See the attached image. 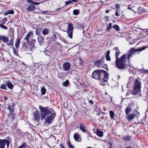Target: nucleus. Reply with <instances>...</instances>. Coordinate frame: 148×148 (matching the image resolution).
I'll use <instances>...</instances> for the list:
<instances>
[{"label": "nucleus", "mask_w": 148, "mask_h": 148, "mask_svg": "<svg viewBox=\"0 0 148 148\" xmlns=\"http://www.w3.org/2000/svg\"><path fill=\"white\" fill-rule=\"evenodd\" d=\"M42 120L45 119V123L47 125H49L53 121L56 114L53 110L48 107H43L41 106H39Z\"/></svg>", "instance_id": "1"}, {"label": "nucleus", "mask_w": 148, "mask_h": 148, "mask_svg": "<svg viewBox=\"0 0 148 148\" xmlns=\"http://www.w3.org/2000/svg\"><path fill=\"white\" fill-rule=\"evenodd\" d=\"M108 73L106 71L102 70H97L94 71L92 74V76L95 79L99 80L101 77L104 75L103 78V82H107L108 77Z\"/></svg>", "instance_id": "2"}, {"label": "nucleus", "mask_w": 148, "mask_h": 148, "mask_svg": "<svg viewBox=\"0 0 148 148\" xmlns=\"http://www.w3.org/2000/svg\"><path fill=\"white\" fill-rule=\"evenodd\" d=\"M27 42H25L23 44V48L28 54H30L32 52V49L35 48L34 44L36 42V40L32 39Z\"/></svg>", "instance_id": "3"}, {"label": "nucleus", "mask_w": 148, "mask_h": 148, "mask_svg": "<svg viewBox=\"0 0 148 148\" xmlns=\"http://www.w3.org/2000/svg\"><path fill=\"white\" fill-rule=\"evenodd\" d=\"M127 55H123L120 58L116 59V65L117 67L120 69H123L125 67Z\"/></svg>", "instance_id": "4"}, {"label": "nucleus", "mask_w": 148, "mask_h": 148, "mask_svg": "<svg viewBox=\"0 0 148 148\" xmlns=\"http://www.w3.org/2000/svg\"><path fill=\"white\" fill-rule=\"evenodd\" d=\"M141 82L140 81L136 79L134 83V89L132 92L133 95H140V89Z\"/></svg>", "instance_id": "5"}, {"label": "nucleus", "mask_w": 148, "mask_h": 148, "mask_svg": "<svg viewBox=\"0 0 148 148\" xmlns=\"http://www.w3.org/2000/svg\"><path fill=\"white\" fill-rule=\"evenodd\" d=\"M148 48V46H144L141 48H138L137 49H135L134 48H131L127 53L128 59H129L130 58L132 57L135 55V53L138 51H140Z\"/></svg>", "instance_id": "6"}, {"label": "nucleus", "mask_w": 148, "mask_h": 148, "mask_svg": "<svg viewBox=\"0 0 148 148\" xmlns=\"http://www.w3.org/2000/svg\"><path fill=\"white\" fill-rule=\"evenodd\" d=\"M68 23L67 32L69 37L70 38H72L73 30L74 27L73 24L71 23Z\"/></svg>", "instance_id": "7"}, {"label": "nucleus", "mask_w": 148, "mask_h": 148, "mask_svg": "<svg viewBox=\"0 0 148 148\" xmlns=\"http://www.w3.org/2000/svg\"><path fill=\"white\" fill-rule=\"evenodd\" d=\"M33 114L34 120L36 121L37 122L39 121L40 116L38 110H36L33 112Z\"/></svg>", "instance_id": "8"}, {"label": "nucleus", "mask_w": 148, "mask_h": 148, "mask_svg": "<svg viewBox=\"0 0 148 148\" xmlns=\"http://www.w3.org/2000/svg\"><path fill=\"white\" fill-rule=\"evenodd\" d=\"M104 61V56H103L102 57L101 59L95 62V64L98 67H100L103 66V63Z\"/></svg>", "instance_id": "9"}, {"label": "nucleus", "mask_w": 148, "mask_h": 148, "mask_svg": "<svg viewBox=\"0 0 148 148\" xmlns=\"http://www.w3.org/2000/svg\"><path fill=\"white\" fill-rule=\"evenodd\" d=\"M71 64L69 62H67L64 63L62 65L63 69L66 71L69 70L70 68Z\"/></svg>", "instance_id": "10"}, {"label": "nucleus", "mask_w": 148, "mask_h": 148, "mask_svg": "<svg viewBox=\"0 0 148 148\" xmlns=\"http://www.w3.org/2000/svg\"><path fill=\"white\" fill-rule=\"evenodd\" d=\"M38 40L40 46L42 45L44 42V38L39 35L38 37Z\"/></svg>", "instance_id": "11"}, {"label": "nucleus", "mask_w": 148, "mask_h": 148, "mask_svg": "<svg viewBox=\"0 0 148 148\" xmlns=\"http://www.w3.org/2000/svg\"><path fill=\"white\" fill-rule=\"evenodd\" d=\"M6 139H0V148H4L5 144Z\"/></svg>", "instance_id": "12"}, {"label": "nucleus", "mask_w": 148, "mask_h": 148, "mask_svg": "<svg viewBox=\"0 0 148 148\" xmlns=\"http://www.w3.org/2000/svg\"><path fill=\"white\" fill-rule=\"evenodd\" d=\"M35 6L32 4H30L29 6L27 8V10L28 11H31L35 9Z\"/></svg>", "instance_id": "13"}, {"label": "nucleus", "mask_w": 148, "mask_h": 148, "mask_svg": "<svg viewBox=\"0 0 148 148\" xmlns=\"http://www.w3.org/2000/svg\"><path fill=\"white\" fill-rule=\"evenodd\" d=\"M128 116L127 117V119L129 121H131L134 118H135L136 116V115L135 114H128Z\"/></svg>", "instance_id": "14"}, {"label": "nucleus", "mask_w": 148, "mask_h": 148, "mask_svg": "<svg viewBox=\"0 0 148 148\" xmlns=\"http://www.w3.org/2000/svg\"><path fill=\"white\" fill-rule=\"evenodd\" d=\"M1 40H3V41L4 43H7L9 41V38L6 36H2Z\"/></svg>", "instance_id": "15"}, {"label": "nucleus", "mask_w": 148, "mask_h": 148, "mask_svg": "<svg viewBox=\"0 0 148 148\" xmlns=\"http://www.w3.org/2000/svg\"><path fill=\"white\" fill-rule=\"evenodd\" d=\"M5 84L10 89H12L13 88V86L11 82L9 80L7 81H5Z\"/></svg>", "instance_id": "16"}, {"label": "nucleus", "mask_w": 148, "mask_h": 148, "mask_svg": "<svg viewBox=\"0 0 148 148\" xmlns=\"http://www.w3.org/2000/svg\"><path fill=\"white\" fill-rule=\"evenodd\" d=\"M33 33L31 32H29L27 34V36L24 39L25 40H26L27 41H28L29 38L32 36Z\"/></svg>", "instance_id": "17"}, {"label": "nucleus", "mask_w": 148, "mask_h": 148, "mask_svg": "<svg viewBox=\"0 0 148 148\" xmlns=\"http://www.w3.org/2000/svg\"><path fill=\"white\" fill-rule=\"evenodd\" d=\"M79 128L83 132L85 133L86 132L85 126L83 124L81 123L80 124Z\"/></svg>", "instance_id": "18"}, {"label": "nucleus", "mask_w": 148, "mask_h": 148, "mask_svg": "<svg viewBox=\"0 0 148 148\" xmlns=\"http://www.w3.org/2000/svg\"><path fill=\"white\" fill-rule=\"evenodd\" d=\"M110 51L108 50L106 53V59L108 61H110L111 60L110 58Z\"/></svg>", "instance_id": "19"}, {"label": "nucleus", "mask_w": 148, "mask_h": 148, "mask_svg": "<svg viewBox=\"0 0 148 148\" xmlns=\"http://www.w3.org/2000/svg\"><path fill=\"white\" fill-rule=\"evenodd\" d=\"M114 49H115V50L116 51V59H118V56L119 55L121 52L118 49L117 47H116V48H114Z\"/></svg>", "instance_id": "20"}, {"label": "nucleus", "mask_w": 148, "mask_h": 148, "mask_svg": "<svg viewBox=\"0 0 148 148\" xmlns=\"http://www.w3.org/2000/svg\"><path fill=\"white\" fill-rule=\"evenodd\" d=\"M97 135L100 137H102L103 135V132L99 130H97Z\"/></svg>", "instance_id": "21"}, {"label": "nucleus", "mask_w": 148, "mask_h": 148, "mask_svg": "<svg viewBox=\"0 0 148 148\" xmlns=\"http://www.w3.org/2000/svg\"><path fill=\"white\" fill-rule=\"evenodd\" d=\"M20 42V40L19 38H18L16 40V42L15 44V47L16 48H17L19 45Z\"/></svg>", "instance_id": "22"}, {"label": "nucleus", "mask_w": 148, "mask_h": 148, "mask_svg": "<svg viewBox=\"0 0 148 148\" xmlns=\"http://www.w3.org/2000/svg\"><path fill=\"white\" fill-rule=\"evenodd\" d=\"M14 117L15 116L13 114H8V118L11 121H12Z\"/></svg>", "instance_id": "23"}, {"label": "nucleus", "mask_w": 148, "mask_h": 148, "mask_svg": "<svg viewBox=\"0 0 148 148\" xmlns=\"http://www.w3.org/2000/svg\"><path fill=\"white\" fill-rule=\"evenodd\" d=\"M131 110V108L129 107H128L126 108L125 110V112L127 115L129 114V113Z\"/></svg>", "instance_id": "24"}, {"label": "nucleus", "mask_w": 148, "mask_h": 148, "mask_svg": "<svg viewBox=\"0 0 148 148\" xmlns=\"http://www.w3.org/2000/svg\"><path fill=\"white\" fill-rule=\"evenodd\" d=\"M9 35L11 37H14V30L12 28L10 29L9 31Z\"/></svg>", "instance_id": "25"}, {"label": "nucleus", "mask_w": 148, "mask_h": 148, "mask_svg": "<svg viewBox=\"0 0 148 148\" xmlns=\"http://www.w3.org/2000/svg\"><path fill=\"white\" fill-rule=\"evenodd\" d=\"M28 146L26 145L25 142L22 143L21 145L18 147V148H27Z\"/></svg>", "instance_id": "26"}, {"label": "nucleus", "mask_w": 148, "mask_h": 148, "mask_svg": "<svg viewBox=\"0 0 148 148\" xmlns=\"http://www.w3.org/2000/svg\"><path fill=\"white\" fill-rule=\"evenodd\" d=\"M14 11L13 10H10L9 11H6L5 12L4 15H7L9 14H14Z\"/></svg>", "instance_id": "27"}, {"label": "nucleus", "mask_w": 148, "mask_h": 148, "mask_svg": "<svg viewBox=\"0 0 148 148\" xmlns=\"http://www.w3.org/2000/svg\"><path fill=\"white\" fill-rule=\"evenodd\" d=\"M109 112L111 118L112 119H114V112L112 110H111Z\"/></svg>", "instance_id": "28"}, {"label": "nucleus", "mask_w": 148, "mask_h": 148, "mask_svg": "<svg viewBox=\"0 0 148 148\" xmlns=\"http://www.w3.org/2000/svg\"><path fill=\"white\" fill-rule=\"evenodd\" d=\"M79 135L78 134L75 133L74 134V138L76 141H77L79 139Z\"/></svg>", "instance_id": "29"}, {"label": "nucleus", "mask_w": 148, "mask_h": 148, "mask_svg": "<svg viewBox=\"0 0 148 148\" xmlns=\"http://www.w3.org/2000/svg\"><path fill=\"white\" fill-rule=\"evenodd\" d=\"M113 27L116 31H120L119 27L117 25H114Z\"/></svg>", "instance_id": "30"}, {"label": "nucleus", "mask_w": 148, "mask_h": 148, "mask_svg": "<svg viewBox=\"0 0 148 148\" xmlns=\"http://www.w3.org/2000/svg\"><path fill=\"white\" fill-rule=\"evenodd\" d=\"M42 33L44 35L47 34L48 33V31L47 29H45L42 31Z\"/></svg>", "instance_id": "31"}, {"label": "nucleus", "mask_w": 148, "mask_h": 148, "mask_svg": "<svg viewBox=\"0 0 148 148\" xmlns=\"http://www.w3.org/2000/svg\"><path fill=\"white\" fill-rule=\"evenodd\" d=\"M43 88H41V94L42 95L45 94L46 93V90L45 88L43 86Z\"/></svg>", "instance_id": "32"}, {"label": "nucleus", "mask_w": 148, "mask_h": 148, "mask_svg": "<svg viewBox=\"0 0 148 148\" xmlns=\"http://www.w3.org/2000/svg\"><path fill=\"white\" fill-rule=\"evenodd\" d=\"M6 84H4L2 85H1L0 88L1 89H3L5 90H7V88L6 87Z\"/></svg>", "instance_id": "33"}, {"label": "nucleus", "mask_w": 148, "mask_h": 148, "mask_svg": "<svg viewBox=\"0 0 148 148\" xmlns=\"http://www.w3.org/2000/svg\"><path fill=\"white\" fill-rule=\"evenodd\" d=\"M116 13L115 15L116 16H119L120 15V10H116Z\"/></svg>", "instance_id": "34"}, {"label": "nucleus", "mask_w": 148, "mask_h": 148, "mask_svg": "<svg viewBox=\"0 0 148 148\" xmlns=\"http://www.w3.org/2000/svg\"><path fill=\"white\" fill-rule=\"evenodd\" d=\"M69 82L68 80H66L65 82L62 83V84L65 86H66L69 85Z\"/></svg>", "instance_id": "35"}, {"label": "nucleus", "mask_w": 148, "mask_h": 148, "mask_svg": "<svg viewBox=\"0 0 148 148\" xmlns=\"http://www.w3.org/2000/svg\"><path fill=\"white\" fill-rule=\"evenodd\" d=\"M0 27L4 29H5L7 30L8 29V28L3 25V24H0Z\"/></svg>", "instance_id": "36"}, {"label": "nucleus", "mask_w": 148, "mask_h": 148, "mask_svg": "<svg viewBox=\"0 0 148 148\" xmlns=\"http://www.w3.org/2000/svg\"><path fill=\"white\" fill-rule=\"evenodd\" d=\"M120 6L119 4H116L115 6V8L116 9V10H120Z\"/></svg>", "instance_id": "37"}, {"label": "nucleus", "mask_w": 148, "mask_h": 148, "mask_svg": "<svg viewBox=\"0 0 148 148\" xmlns=\"http://www.w3.org/2000/svg\"><path fill=\"white\" fill-rule=\"evenodd\" d=\"M78 11H79V10H75L73 11V13L75 15H77L79 13V12Z\"/></svg>", "instance_id": "38"}, {"label": "nucleus", "mask_w": 148, "mask_h": 148, "mask_svg": "<svg viewBox=\"0 0 148 148\" xmlns=\"http://www.w3.org/2000/svg\"><path fill=\"white\" fill-rule=\"evenodd\" d=\"M124 138L126 140H129L130 139V136L127 135L124 137Z\"/></svg>", "instance_id": "39"}, {"label": "nucleus", "mask_w": 148, "mask_h": 148, "mask_svg": "<svg viewBox=\"0 0 148 148\" xmlns=\"http://www.w3.org/2000/svg\"><path fill=\"white\" fill-rule=\"evenodd\" d=\"M67 143L69 147L71 148H74V147H73L71 145V143L70 141H68Z\"/></svg>", "instance_id": "40"}, {"label": "nucleus", "mask_w": 148, "mask_h": 148, "mask_svg": "<svg viewBox=\"0 0 148 148\" xmlns=\"http://www.w3.org/2000/svg\"><path fill=\"white\" fill-rule=\"evenodd\" d=\"M8 19L6 18H5L2 20V23L3 24H5L6 21H7Z\"/></svg>", "instance_id": "41"}, {"label": "nucleus", "mask_w": 148, "mask_h": 148, "mask_svg": "<svg viewBox=\"0 0 148 148\" xmlns=\"http://www.w3.org/2000/svg\"><path fill=\"white\" fill-rule=\"evenodd\" d=\"M112 24L111 23H110L109 24L108 27L107 28V30H109L111 28H112Z\"/></svg>", "instance_id": "42"}, {"label": "nucleus", "mask_w": 148, "mask_h": 148, "mask_svg": "<svg viewBox=\"0 0 148 148\" xmlns=\"http://www.w3.org/2000/svg\"><path fill=\"white\" fill-rule=\"evenodd\" d=\"M65 5H67L69 4H71L72 3V1H65Z\"/></svg>", "instance_id": "43"}, {"label": "nucleus", "mask_w": 148, "mask_h": 148, "mask_svg": "<svg viewBox=\"0 0 148 148\" xmlns=\"http://www.w3.org/2000/svg\"><path fill=\"white\" fill-rule=\"evenodd\" d=\"M8 109L9 110L11 113L13 112V109L11 106H9Z\"/></svg>", "instance_id": "44"}, {"label": "nucleus", "mask_w": 148, "mask_h": 148, "mask_svg": "<svg viewBox=\"0 0 148 148\" xmlns=\"http://www.w3.org/2000/svg\"><path fill=\"white\" fill-rule=\"evenodd\" d=\"M6 140V141H5V143H6L7 145L8 146L9 145V142L7 140Z\"/></svg>", "instance_id": "45"}, {"label": "nucleus", "mask_w": 148, "mask_h": 148, "mask_svg": "<svg viewBox=\"0 0 148 148\" xmlns=\"http://www.w3.org/2000/svg\"><path fill=\"white\" fill-rule=\"evenodd\" d=\"M7 45H13V42H12L10 41L8 42V43H7Z\"/></svg>", "instance_id": "46"}, {"label": "nucleus", "mask_w": 148, "mask_h": 148, "mask_svg": "<svg viewBox=\"0 0 148 148\" xmlns=\"http://www.w3.org/2000/svg\"><path fill=\"white\" fill-rule=\"evenodd\" d=\"M26 0L29 3H33V1L32 0Z\"/></svg>", "instance_id": "47"}, {"label": "nucleus", "mask_w": 148, "mask_h": 148, "mask_svg": "<svg viewBox=\"0 0 148 148\" xmlns=\"http://www.w3.org/2000/svg\"><path fill=\"white\" fill-rule=\"evenodd\" d=\"M32 3L34 5H39L40 4V3H38V2L37 3V2H34L33 1V3Z\"/></svg>", "instance_id": "48"}, {"label": "nucleus", "mask_w": 148, "mask_h": 148, "mask_svg": "<svg viewBox=\"0 0 148 148\" xmlns=\"http://www.w3.org/2000/svg\"><path fill=\"white\" fill-rule=\"evenodd\" d=\"M11 38H10V41L12 42H13L14 40V37H11Z\"/></svg>", "instance_id": "49"}, {"label": "nucleus", "mask_w": 148, "mask_h": 148, "mask_svg": "<svg viewBox=\"0 0 148 148\" xmlns=\"http://www.w3.org/2000/svg\"><path fill=\"white\" fill-rule=\"evenodd\" d=\"M13 52L14 54L16 55V50L14 47L13 48Z\"/></svg>", "instance_id": "50"}, {"label": "nucleus", "mask_w": 148, "mask_h": 148, "mask_svg": "<svg viewBox=\"0 0 148 148\" xmlns=\"http://www.w3.org/2000/svg\"><path fill=\"white\" fill-rule=\"evenodd\" d=\"M60 146L61 148H65L62 144H60Z\"/></svg>", "instance_id": "51"}, {"label": "nucleus", "mask_w": 148, "mask_h": 148, "mask_svg": "<svg viewBox=\"0 0 148 148\" xmlns=\"http://www.w3.org/2000/svg\"><path fill=\"white\" fill-rule=\"evenodd\" d=\"M89 103H90L91 104H92L93 103L92 101V100H90L89 101Z\"/></svg>", "instance_id": "52"}, {"label": "nucleus", "mask_w": 148, "mask_h": 148, "mask_svg": "<svg viewBox=\"0 0 148 148\" xmlns=\"http://www.w3.org/2000/svg\"><path fill=\"white\" fill-rule=\"evenodd\" d=\"M110 10H106V13H108Z\"/></svg>", "instance_id": "53"}, {"label": "nucleus", "mask_w": 148, "mask_h": 148, "mask_svg": "<svg viewBox=\"0 0 148 148\" xmlns=\"http://www.w3.org/2000/svg\"><path fill=\"white\" fill-rule=\"evenodd\" d=\"M72 1L75 2H77V0H71Z\"/></svg>", "instance_id": "54"}, {"label": "nucleus", "mask_w": 148, "mask_h": 148, "mask_svg": "<svg viewBox=\"0 0 148 148\" xmlns=\"http://www.w3.org/2000/svg\"><path fill=\"white\" fill-rule=\"evenodd\" d=\"M4 98L5 100H7L8 99V97H4Z\"/></svg>", "instance_id": "55"}, {"label": "nucleus", "mask_w": 148, "mask_h": 148, "mask_svg": "<svg viewBox=\"0 0 148 148\" xmlns=\"http://www.w3.org/2000/svg\"><path fill=\"white\" fill-rule=\"evenodd\" d=\"M61 8H58L57 9H56V11H57L59 10H60L61 9Z\"/></svg>", "instance_id": "56"}, {"label": "nucleus", "mask_w": 148, "mask_h": 148, "mask_svg": "<svg viewBox=\"0 0 148 148\" xmlns=\"http://www.w3.org/2000/svg\"><path fill=\"white\" fill-rule=\"evenodd\" d=\"M47 12V11L43 12H42V14H46V13Z\"/></svg>", "instance_id": "57"}, {"label": "nucleus", "mask_w": 148, "mask_h": 148, "mask_svg": "<svg viewBox=\"0 0 148 148\" xmlns=\"http://www.w3.org/2000/svg\"><path fill=\"white\" fill-rule=\"evenodd\" d=\"M125 148H132V147H131L128 146V147H126Z\"/></svg>", "instance_id": "58"}, {"label": "nucleus", "mask_w": 148, "mask_h": 148, "mask_svg": "<svg viewBox=\"0 0 148 148\" xmlns=\"http://www.w3.org/2000/svg\"><path fill=\"white\" fill-rule=\"evenodd\" d=\"M128 8L130 10H132V8H130L129 6L128 7Z\"/></svg>", "instance_id": "59"}, {"label": "nucleus", "mask_w": 148, "mask_h": 148, "mask_svg": "<svg viewBox=\"0 0 148 148\" xmlns=\"http://www.w3.org/2000/svg\"><path fill=\"white\" fill-rule=\"evenodd\" d=\"M80 61L81 63H82V59H80Z\"/></svg>", "instance_id": "60"}, {"label": "nucleus", "mask_w": 148, "mask_h": 148, "mask_svg": "<svg viewBox=\"0 0 148 148\" xmlns=\"http://www.w3.org/2000/svg\"><path fill=\"white\" fill-rule=\"evenodd\" d=\"M1 37H2V36H1L0 35V40H1Z\"/></svg>", "instance_id": "61"}, {"label": "nucleus", "mask_w": 148, "mask_h": 148, "mask_svg": "<svg viewBox=\"0 0 148 148\" xmlns=\"http://www.w3.org/2000/svg\"><path fill=\"white\" fill-rule=\"evenodd\" d=\"M120 77H120V76H119H119H118L119 78L120 79Z\"/></svg>", "instance_id": "62"}, {"label": "nucleus", "mask_w": 148, "mask_h": 148, "mask_svg": "<svg viewBox=\"0 0 148 148\" xmlns=\"http://www.w3.org/2000/svg\"><path fill=\"white\" fill-rule=\"evenodd\" d=\"M4 46V44H3L2 45V47H3Z\"/></svg>", "instance_id": "63"}, {"label": "nucleus", "mask_w": 148, "mask_h": 148, "mask_svg": "<svg viewBox=\"0 0 148 148\" xmlns=\"http://www.w3.org/2000/svg\"><path fill=\"white\" fill-rule=\"evenodd\" d=\"M138 54H139V52H138L137 53Z\"/></svg>", "instance_id": "64"}]
</instances>
